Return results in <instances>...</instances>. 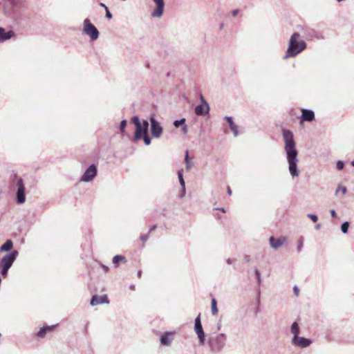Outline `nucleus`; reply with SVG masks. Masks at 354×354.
I'll return each mask as SVG.
<instances>
[{
    "instance_id": "nucleus-30",
    "label": "nucleus",
    "mask_w": 354,
    "mask_h": 354,
    "mask_svg": "<svg viewBox=\"0 0 354 354\" xmlns=\"http://www.w3.org/2000/svg\"><path fill=\"white\" fill-rule=\"evenodd\" d=\"M142 138H143V140L146 145H149L151 144V138H149L148 133L142 136Z\"/></svg>"
},
{
    "instance_id": "nucleus-53",
    "label": "nucleus",
    "mask_w": 354,
    "mask_h": 354,
    "mask_svg": "<svg viewBox=\"0 0 354 354\" xmlns=\"http://www.w3.org/2000/svg\"><path fill=\"white\" fill-rule=\"evenodd\" d=\"M351 165H352V166H353V167H354V160H353V161L351 162Z\"/></svg>"
},
{
    "instance_id": "nucleus-2",
    "label": "nucleus",
    "mask_w": 354,
    "mask_h": 354,
    "mask_svg": "<svg viewBox=\"0 0 354 354\" xmlns=\"http://www.w3.org/2000/svg\"><path fill=\"white\" fill-rule=\"evenodd\" d=\"M300 38L301 35L298 32H295L291 35L288 49L283 57V59L294 57L306 49V43L304 40H299Z\"/></svg>"
},
{
    "instance_id": "nucleus-6",
    "label": "nucleus",
    "mask_w": 354,
    "mask_h": 354,
    "mask_svg": "<svg viewBox=\"0 0 354 354\" xmlns=\"http://www.w3.org/2000/svg\"><path fill=\"white\" fill-rule=\"evenodd\" d=\"M201 104L194 109V112L197 115H205L209 112V105L205 100L203 95H200Z\"/></svg>"
},
{
    "instance_id": "nucleus-7",
    "label": "nucleus",
    "mask_w": 354,
    "mask_h": 354,
    "mask_svg": "<svg viewBox=\"0 0 354 354\" xmlns=\"http://www.w3.org/2000/svg\"><path fill=\"white\" fill-rule=\"evenodd\" d=\"M194 330L198 335L200 344L203 345L205 340V335L202 326L200 314L195 319Z\"/></svg>"
},
{
    "instance_id": "nucleus-25",
    "label": "nucleus",
    "mask_w": 354,
    "mask_h": 354,
    "mask_svg": "<svg viewBox=\"0 0 354 354\" xmlns=\"http://www.w3.org/2000/svg\"><path fill=\"white\" fill-rule=\"evenodd\" d=\"M178 178L179 183H180V185L181 187L184 188V187H185V180H184V178H183V170L182 169L178 171Z\"/></svg>"
},
{
    "instance_id": "nucleus-46",
    "label": "nucleus",
    "mask_w": 354,
    "mask_h": 354,
    "mask_svg": "<svg viewBox=\"0 0 354 354\" xmlns=\"http://www.w3.org/2000/svg\"><path fill=\"white\" fill-rule=\"evenodd\" d=\"M227 192L229 195L232 194V190L229 186L227 187Z\"/></svg>"
},
{
    "instance_id": "nucleus-9",
    "label": "nucleus",
    "mask_w": 354,
    "mask_h": 354,
    "mask_svg": "<svg viewBox=\"0 0 354 354\" xmlns=\"http://www.w3.org/2000/svg\"><path fill=\"white\" fill-rule=\"evenodd\" d=\"M19 253L17 250H12L9 253L3 257L0 261L1 266H6L11 267L14 261L17 259Z\"/></svg>"
},
{
    "instance_id": "nucleus-12",
    "label": "nucleus",
    "mask_w": 354,
    "mask_h": 354,
    "mask_svg": "<svg viewBox=\"0 0 354 354\" xmlns=\"http://www.w3.org/2000/svg\"><path fill=\"white\" fill-rule=\"evenodd\" d=\"M292 345L299 348H306L309 346L312 341L304 337L296 336L293 337L291 341Z\"/></svg>"
},
{
    "instance_id": "nucleus-21",
    "label": "nucleus",
    "mask_w": 354,
    "mask_h": 354,
    "mask_svg": "<svg viewBox=\"0 0 354 354\" xmlns=\"http://www.w3.org/2000/svg\"><path fill=\"white\" fill-rule=\"evenodd\" d=\"M13 247L12 240L8 239L0 248L1 252H9Z\"/></svg>"
},
{
    "instance_id": "nucleus-39",
    "label": "nucleus",
    "mask_w": 354,
    "mask_h": 354,
    "mask_svg": "<svg viewBox=\"0 0 354 354\" xmlns=\"http://www.w3.org/2000/svg\"><path fill=\"white\" fill-rule=\"evenodd\" d=\"M182 131L184 134H187L188 131L187 126L185 124L182 126Z\"/></svg>"
},
{
    "instance_id": "nucleus-15",
    "label": "nucleus",
    "mask_w": 354,
    "mask_h": 354,
    "mask_svg": "<svg viewBox=\"0 0 354 354\" xmlns=\"http://www.w3.org/2000/svg\"><path fill=\"white\" fill-rule=\"evenodd\" d=\"M175 333L167 332L160 335V343L163 346H169L174 339Z\"/></svg>"
},
{
    "instance_id": "nucleus-10",
    "label": "nucleus",
    "mask_w": 354,
    "mask_h": 354,
    "mask_svg": "<svg viewBox=\"0 0 354 354\" xmlns=\"http://www.w3.org/2000/svg\"><path fill=\"white\" fill-rule=\"evenodd\" d=\"M149 122L147 120H143L142 124L136 127L134 140H138L142 136L148 133Z\"/></svg>"
},
{
    "instance_id": "nucleus-26",
    "label": "nucleus",
    "mask_w": 354,
    "mask_h": 354,
    "mask_svg": "<svg viewBox=\"0 0 354 354\" xmlns=\"http://www.w3.org/2000/svg\"><path fill=\"white\" fill-rule=\"evenodd\" d=\"M348 227L349 223L348 221H345L341 225V230L344 234H346L348 232Z\"/></svg>"
},
{
    "instance_id": "nucleus-23",
    "label": "nucleus",
    "mask_w": 354,
    "mask_h": 354,
    "mask_svg": "<svg viewBox=\"0 0 354 354\" xmlns=\"http://www.w3.org/2000/svg\"><path fill=\"white\" fill-rule=\"evenodd\" d=\"M211 310L213 315H216L218 311L217 308V301L214 298H212L211 301Z\"/></svg>"
},
{
    "instance_id": "nucleus-49",
    "label": "nucleus",
    "mask_w": 354,
    "mask_h": 354,
    "mask_svg": "<svg viewBox=\"0 0 354 354\" xmlns=\"http://www.w3.org/2000/svg\"><path fill=\"white\" fill-rule=\"evenodd\" d=\"M141 275H142V272H141V270H139V271L138 272V277L139 278H140V277H141Z\"/></svg>"
},
{
    "instance_id": "nucleus-44",
    "label": "nucleus",
    "mask_w": 354,
    "mask_h": 354,
    "mask_svg": "<svg viewBox=\"0 0 354 354\" xmlns=\"http://www.w3.org/2000/svg\"><path fill=\"white\" fill-rule=\"evenodd\" d=\"M330 214L333 217H336L337 216V214H336V212L334 210V209H331L330 211Z\"/></svg>"
},
{
    "instance_id": "nucleus-48",
    "label": "nucleus",
    "mask_w": 354,
    "mask_h": 354,
    "mask_svg": "<svg viewBox=\"0 0 354 354\" xmlns=\"http://www.w3.org/2000/svg\"><path fill=\"white\" fill-rule=\"evenodd\" d=\"M320 227H321V225H320V224H317V225L315 226V228L316 230H319Z\"/></svg>"
},
{
    "instance_id": "nucleus-13",
    "label": "nucleus",
    "mask_w": 354,
    "mask_h": 354,
    "mask_svg": "<svg viewBox=\"0 0 354 354\" xmlns=\"http://www.w3.org/2000/svg\"><path fill=\"white\" fill-rule=\"evenodd\" d=\"M153 1L156 3V8L152 11L151 16L152 17L160 18L162 16L164 12V0H153Z\"/></svg>"
},
{
    "instance_id": "nucleus-37",
    "label": "nucleus",
    "mask_w": 354,
    "mask_h": 354,
    "mask_svg": "<svg viewBox=\"0 0 354 354\" xmlns=\"http://www.w3.org/2000/svg\"><path fill=\"white\" fill-rule=\"evenodd\" d=\"M105 10H106V17L108 19H111L113 17V15L111 13V12L109 10L108 8L105 7Z\"/></svg>"
},
{
    "instance_id": "nucleus-8",
    "label": "nucleus",
    "mask_w": 354,
    "mask_h": 354,
    "mask_svg": "<svg viewBox=\"0 0 354 354\" xmlns=\"http://www.w3.org/2000/svg\"><path fill=\"white\" fill-rule=\"evenodd\" d=\"M151 122V133L152 136L155 138H159L162 133L163 129L160 125V122L157 121L154 117L151 116L150 118Z\"/></svg>"
},
{
    "instance_id": "nucleus-28",
    "label": "nucleus",
    "mask_w": 354,
    "mask_h": 354,
    "mask_svg": "<svg viewBox=\"0 0 354 354\" xmlns=\"http://www.w3.org/2000/svg\"><path fill=\"white\" fill-rule=\"evenodd\" d=\"M131 122L135 124L136 127L142 124L139 119V117L137 115L132 117Z\"/></svg>"
},
{
    "instance_id": "nucleus-19",
    "label": "nucleus",
    "mask_w": 354,
    "mask_h": 354,
    "mask_svg": "<svg viewBox=\"0 0 354 354\" xmlns=\"http://www.w3.org/2000/svg\"><path fill=\"white\" fill-rule=\"evenodd\" d=\"M13 35L14 32L12 31L6 32L5 29L3 28L0 27V42L10 39Z\"/></svg>"
},
{
    "instance_id": "nucleus-22",
    "label": "nucleus",
    "mask_w": 354,
    "mask_h": 354,
    "mask_svg": "<svg viewBox=\"0 0 354 354\" xmlns=\"http://www.w3.org/2000/svg\"><path fill=\"white\" fill-rule=\"evenodd\" d=\"M290 332L293 335V337H296L299 335V324L297 322H294L290 327Z\"/></svg>"
},
{
    "instance_id": "nucleus-3",
    "label": "nucleus",
    "mask_w": 354,
    "mask_h": 354,
    "mask_svg": "<svg viewBox=\"0 0 354 354\" xmlns=\"http://www.w3.org/2000/svg\"><path fill=\"white\" fill-rule=\"evenodd\" d=\"M207 344L212 353H218L226 346V335L224 333L212 335L209 337Z\"/></svg>"
},
{
    "instance_id": "nucleus-4",
    "label": "nucleus",
    "mask_w": 354,
    "mask_h": 354,
    "mask_svg": "<svg viewBox=\"0 0 354 354\" xmlns=\"http://www.w3.org/2000/svg\"><path fill=\"white\" fill-rule=\"evenodd\" d=\"M12 188L16 190V201L18 204H23L26 201L25 186L21 178L15 176L12 180Z\"/></svg>"
},
{
    "instance_id": "nucleus-11",
    "label": "nucleus",
    "mask_w": 354,
    "mask_h": 354,
    "mask_svg": "<svg viewBox=\"0 0 354 354\" xmlns=\"http://www.w3.org/2000/svg\"><path fill=\"white\" fill-rule=\"evenodd\" d=\"M97 175V167L95 165H91L85 171L82 176L81 177L80 180L83 182H90L93 180V179Z\"/></svg>"
},
{
    "instance_id": "nucleus-24",
    "label": "nucleus",
    "mask_w": 354,
    "mask_h": 354,
    "mask_svg": "<svg viewBox=\"0 0 354 354\" xmlns=\"http://www.w3.org/2000/svg\"><path fill=\"white\" fill-rule=\"evenodd\" d=\"M122 261H125L124 257L122 255H115L113 258V263L115 265V267L118 266L119 262Z\"/></svg>"
},
{
    "instance_id": "nucleus-5",
    "label": "nucleus",
    "mask_w": 354,
    "mask_h": 354,
    "mask_svg": "<svg viewBox=\"0 0 354 354\" xmlns=\"http://www.w3.org/2000/svg\"><path fill=\"white\" fill-rule=\"evenodd\" d=\"M83 32L88 36L91 41L98 39L100 32L97 28L91 22L90 19H85L83 22Z\"/></svg>"
},
{
    "instance_id": "nucleus-42",
    "label": "nucleus",
    "mask_w": 354,
    "mask_h": 354,
    "mask_svg": "<svg viewBox=\"0 0 354 354\" xmlns=\"http://www.w3.org/2000/svg\"><path fill=\"white\" fill-rule=\"evenodd\" d=\"M239 12V10L238 9L234 10L232 11V15L233 17H236L238 15Z\"/></svg>"
},
{
    "instance_id": "nucleus-1",
    "label": "nucleus",
    "mask_w": 354,
    "mask_h": 354,
    "mask_svg": "<svg viewBox=\"0 0 354 354\" xmlns=\"http://www.w3.org/2000/svg\"><path fill=\"white\" fill-rule=\"evenodd\" d=\"M282 135L289 172L292 178L298 177L299 175L297 166L299 158L294 135L291 131L288 129H283Z\"/></svg>"
},
{
    "instance_id": "nucleus-16",
    "label": "nucleus",
    "mask_w": 354,
    "mask_h": 354,
    "mask_svg": "<svg viewBox=\"0 0 354 354\" xmlns=\"http://www.w3.org/2000/svg\"><path fill=\"white\" fill-rule=\"evenodd\" d=\"M315 120L313 111L306 109H301V122H312Z\"/></svg>"
},
{
    "instance_id": "nucleus-35",
    "label": "nucleus",
    "mask_w": 354,
    "mask_h": 354,
    "mask_svg": "<svg viewBox=\"0 0 354 354\" xmlns=\"http://www.w3.org/2000/svg\"><path fill=\"white\" fill-rule=\"evenodd\" d=\"M336 166L339 170H342L344 167V163L342 160H338L336 163Z\"/></svg>"
},
{
    "instance_id": "nucleus-51",
    "label": "nucleus",
    "mask_w": 354,
    "mask_h": 354,
    "mask_svg": "<svg viewBox=\"0 0 354 354\" xmlns=\"http://www.w3.org/2000/svg\"><path fill=\"white\" fill-rule=\"evenodd\" d=\"M221 324H218V326H217V328H218V330H220V329H221Z\"/></svg>"
},
{
    "instance_id": "nucleus-14",
    "label": "nucleus",
    "mask_w": 354,
    "mask_h": 354,
    "mask_svg": "<svg viewBox=\"0 0 354 354\" xmlns=\"http://www.w3.org/2000/svg\"><path fill=\"white\" fill-rule=\"evenodd\" d=\"M269 242L270 246L276 250L281 247L286 242V237L281 236L278 239H275L274 236H270Z\"/></svg>"
},
{
    "instance_id": "nucleus-18",
    "label": "nucleus",
    "mask_w": 354,
    "mask_h": 354,
    "mask_svg": "<svg viewBox=\"0 0 354 354\" xmlns=\"http://www.w3.org/2000/svg\"><path fill=\"white\" fill-rule=\"evenodd\" d=\"M225 120L229 124V127L231 129V131L233 132V134L235 137L238 136L239 131H238V126L234 124L233 121V118L230 116H225Z\"/></svg>"
},
{
    "instance_id": "nucleus-27",
    "label": "nucleus",
    "mask_w": 354,
    "mask_h": 354,
    "mask_svg": "<svg viewBox=\"0 0 354 354\" xmlns=\"http://www.w3.org/2000/svg\"><path fill=\"white\" fill-rule=\"evenodd\" d=\"M185 124V118L177 120L174 122V125L176 128L179 127L180 126H183Z\"/></svg>"
},
{
    "instance_id": "nucleus-52",
    "label": "nucleus",
    "mask_w": 354,
    "mask_h": 354,
    "mask_svg": "<svg viewBox=\"0 0 354 354\" xmlns=\"http://www.w3.org/2000/svg\"><path fill=\"white\" fill-rule=\"evenodd\" d=\"M100 6H102V7H104V8H105V7H106V6H105V4H104L103 3H100Z\"/></svg>"
},
{
    "instance_id": "nucleus-45",
    "label": "nucleus",
    "mask_w": 354,
    "mask_h": 354,
    "mask_svg": "<svg viewBox=\"0 0 354 354\" xmlns=\"http://www.w3.org/2000/svg\"><path fill=\"white\" fill-rule=\"evenodd\" d=\"M156 228V225H154L153 226H151L149 229V233H151L152 231H153Z\"/></svg>"
},
{
    "instance_id": "nucleus-50",
    "label": "nucleus",
    "mask_w": 354,
    "mask_h": 354,
    "mask_svg": "<svg viewBox=\"0 0 354 354\" xmlns=\"http://www.w3.org/2000/svg\"><path fill=\"white\" fill-rule=\"evenodd\" d=\"M130 289H131V290H135V286H134V285H131V286H130Z\"/></svg>"
},
{
    "instance_id": "nucleus-34",
    "label": "nucleus",
    "mask_w": 354,
    "mask_h": 354,
    "mask_svg": "<svg viewBox=\"0 0 354 354\" xmlns=\"http://www.w3.org/2000/svg\"><path fill=\"white\" fill-rule=\"evenodd\" d=\"M307 216L310 218L314 223H316L318 221V217L315 214H308Z\"/></svg>"
},
{
    "instance_id": "nucleus-47",
    "label": "nucleus",
    "mask_w": 354,
    "mask_h": 354,
    "mask_svg": "<svg viewBox=\"0 0 354 354\" xmlns=\"http://www.w3.org/2000/svg\"><path fill=\"white\" fill-rule=\"evenodd\" d=\"M102 268L104 272H107L109 270V268L106 266H102Z\"/></svg>"
},
{
    "instance_id": "nucleus-20",
    "label": "nucleus",
    "mask_w": 354,
    "mask_h": 354,
    "mask_svg": "<svg viewBox=\"0 0 354 354\" xmlns=\"http://www.w3.org/2000/svg\"><path fill=\"white\" fill-rule=\"evenodd\" d=\"M54 328V326H44L40 328V330L37 332V335L38 337L43 338L48 331L53 330Z\"/></svg>"
},
{
    "instance_id": "nucleus-32",
    "label": "nucleus",
    "mask_w": 354,
    "mask_h": 354,
    "mask_svg": "<svg viewBox=\"0 0 354 354\" xmlns=\"http://www.w3.org/2000/svg\"><path fill=\"white\" fill-rule=\"evenodd\" d=\"M254 273L257 279V282L259 284H260L261 283V278L259 270L257 268H255Z\"/></svg>"
},
{
    "instance_id": "nucleus-41",
    "label": "nucleus",
    "mask_w": 354,
    "mask_h": 354,
    "mask_svg": "<svg viewBox=\"0 0 354 354\" xmlns=\"http://www.w3.org/2000/svg\"><path fill=\"white\" fill-rule=\"evenodd\" d=\"M293 290H294V292H295V295L298 296L299 295V288L297 286H295L293 288Z\"/></svg>"
},
{
    "instance_id": "nucleus-33",
    "label": "nucleus",
    "mask_w": 354,
    "mask_h": 354,
    "mask_svg": "<svg viewBox=\"0 0 354 354\" xmlns=\"http://www.w3.org/2000/svg\"><path fill=\"white\" fill-rule=\"evenodd\" d=\"M185 163H186V168L188 170L190 167H191V164L189 162V153H188V151H186V155H185Z\"/></svg>"
},
{
    "instance_id": "nucleus-40",
    "label": "nucleus",
    "mask_w": 354,
    "mask_h": 354,
    "mask_svg": "<svg viewBox=\"0 0 354 354\" xmlns=\"http://www.w3.org/2000/svg\"><path fill=\"white\" fill-rule=\"evenodd\" d=\"M185 192H186L185 187H184V188L181 187V191H180V198H183L185 196Z\"/></svg>"
},
{
    "instance_id": "nucleus-17",
    "label": "nucleus",
    "mask_w": 354,
    "mask_h": 354,
    "mask_svg": "<svg viewBox=\"0 0 354 354\" xmlns=\"http://www.w3.org/2000/svg\"><path fill=\"white\" fill-rule=\"evenodd\" d=\"M109 301L107 298L106 295H104L103 296H97V295H93L91 300V306H96L98 304H109Z\"/></svg>"
},
{
    "instance_id": "nucleus-38",
    "label": "nucleus",
    "mask_w": 354,
    "mask_h": 354,
    "mask_svg": "<svg viewBox=\"0 0 354 354\" xmlns=\"http://www.w3.org/2000/svg\"><path fill=\"white\" fill-rule=\"evenodd\" d=\"M148 239H149L148 234H144L140 236V239L143 242H146L148 240Z\"/></svg>"
},
{
    "instance_id": "nucleus-36",
    "label": "nucleus",
    "mask_w": 354,
    "mask_h": 354,
    "mask_svg": "<svg viewBox=\"0 0 354 354\" xmlns=\"http://www.w3.org/2000/svg\"><path fill=\"white\" fill-rule=\"evenodd\" d=\"M339 191H341L343 194H345L346 193L347 189H346V187L339 186L338 188L336 190V193H337Z\"/></svg>"
},
{
    "instance_id": "nucleus-43",
    "label": "nucleus",
    "mask_w": 354,
    "mask_h": 354,
    "mask_svg": "<svg viewBox=\"0 0 354 354\" xmlns=\"http://www.w3.org/2000/svg\"><path fill=\"white\" fill-rule=\"evenodd\" d=\"M226 262L227 264L230 265V264L233 263L234 262H235V260L232 259H227L226 260Z\"/></svg>"
},
{
    "instance_id": "nucleus-29",
    "label": "nucleus",
    "mask_w": 354,
    "mask_h": 354,
    "mask_svg": "<svg viewBox=\"0 0 354 354\" xmlns=\"http://www.w3.org/2000/svg\"><path fill=\"white\" fill-rule=\"evenodd\" d=\"M127 121L126 120H123L121 121L120 124V130L121 133L124 132L125 128L127 126Z\"/></svg>"
},
{
    "instance_id": "nucleus-31",
    "label": "nucleus",
    "mask_w": 354,
    "mask_h": 354,
    "mask_svg": "<svg viewBox=\"0 0 354 354\" xmlns=\"http://www.w3.org/2000/svg\"><path fill=\"white\" fill-rule=\"evenodd\" d=\"M303 242H304V239L301 237L299 239V240L298 241V245H297V248L298 252H301L302 250L303 245H304Z\"/></svg>"
}]
</instances>
